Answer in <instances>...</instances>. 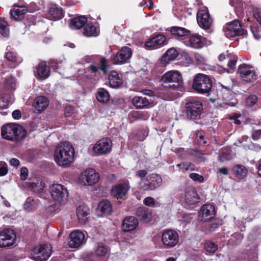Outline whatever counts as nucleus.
I'll list each match as a JSON object with an SVG mask.
<instances>
[{
  "label": "nucleus",
  "mask_w": 261,
  "mask_h": 261,
  "mask_svg": "<svg viewBox=\"0 0 261 261\" xmlns=\"http://www.w3.org/2000/svg\"><path fill=\"white\" fill-rule=\"evenodd\" d=\"M54 159L59 166L63 167H69L74 162L73 147L68 142H61L55 149Z\"/></svg>",
  "instance_id": "nucleus-1"
},
{
  "label": "nucleus",
  "mask_w": 261,
  "mask_h": 261,
  "mask_svg": "<svg viewBox=\"0 0 261 261\" xmlns=\"http://www.w3.org/2000/svg\"><path fill=\"white\" fill-rule=\"evenodd\" d=\"M1 135L3 139L17 142L23 139L27 135L26 130L16 123H8L1 128Z\"/></svg>",
  "instance_id": "nucleus-2"
},
{
  "label": "nucleus",
  "mask_w": 261,
  "mask_h": 261,
  "mask_svg": "<svg viewBox=\"0 0 261 261\" xmlns=\"http://www.w3.org/2000/svg\"><path fill=\"white\" fill-rule=\"evenodd\" d=\"M212 86V82L208 75L197 73L194 76L192 87L197 93L207 94L211 91Z\"/></svg>",
  "instance_id": "nucleus-3"
},
{
  "label": "nucleus",
  "mask_w": 261,
  "mask_h": 261,
  "mask_svg": "<svg viewBox=\"0 0 261 261\" xmlns=\"http://www.w3.org/2000/svg\"><path fill=\"white\" fill-rule=\"evenodd\" d=\"M161 82L164 88L175 90L182 83V77L179 71L170 70L162 75Z\"/></svg>",
  "instance_id": "nucleus-4"
},
{
  "label": "nucleus",
  "mask_w": 261,
  "mask_h": 261,
  "mask_svg": "<svg viewBox=\"0 0 261 261\" xmlns=\"http://www.w3.org/2000/svg\"><path fill=\"white\" fill-rule=\"evenodd\" d=\"M187 117L191 119H198L203 111V105L197 97L189 98L185 104Z\"/></svg>",
  "instance_id": "nucleus-5"
},
{
  "label": "nucleus",
  "mask_w": 261,
  "mask_h": 261,
  "mask_svg": "<svg viewBox=\"0 0 261 261\" xmlns=\"http://www.w3.org/2000/svg\"><path fill=\"white\" fill-rule=\"evenodd\" d=\"M51 250L50 245H39L32 250L30 258L35 261H46L51 255Z\"/></svg>",
  "instance_id": "nucleus-6"
},
{
  "label": "nucleus",
  "mask_w": 261,
  "mask_h": 261,
  "mask_svg": "<svg viewBox=\"0 0 261 261\" xmlns=\"http://www.w3.org/2000/svg\"><path fill=\"white\" fill-rule=\"evenodd\" d=\"M162 243L165 249H170L175 247L179 242V234L173 229L165 230L162 234Z\"/></svg>",
  "instance_id": "nucleus-7"
},
{
  "label": "nucleus",
  "mask_w": 261,
  "mask_h": 261,
  "mask_svg": "<svg viewBox=\"0 0 261 261\" xmlns=\"http://www.w3.org/2000/svg\"><path fill=\"white\" fill-rule=\"evenodd\" d=\"M49 193L54 201L59 203L66 200L68 194L67 188L59 184H53L49 188Z\"/></svg>",
  "instance_id": "nucleus-8"
},
{
  "label": "nucleus",
  "mask_w": 261,
  "mask_h": 261,
  "mask_svg": "<svg viewBox=\"0 0 261 261\" xmlns=\"http://www.w3.org/2000/svg\"><path fill=\"white\" fill-rule=\"evenodd\" d=\"M238 72L240 78L244 82L251 83L257 79V75L254 68L249 65H240Z\"/></svg>",
  "instance_id": "nucleus-9"
},
{
  "label": "nucleus",
  "mask_w": 261,
  "mask_h": 261,
  "mask_svg": "<svg viewBox=\"0 0 261 261\" xmlns=\"http://www.w3.org/2000/svg\"><path fill=\"white\" fill-rule=\"evenodd\" d=\"M99 175L93 169H87L81 173L80 180L86 186H91L97 183L99 180Z\"/></svg>",
  "instance_id": "nucleus-10"
},
{
  "label": "nucleus",
  "mask_w": 261,
  "mask_h": 261,
  "mask_svg": "<svg viewBox=\"0 0 261 261\" xmlns=\"http://www.w3.org/2000/svg\"><path fill=\"white\" fill-rule=\"evenodd\" d=\"M224 31L225 36L229 38L245 34V30L242 28L238 20H235L228 23Z\"/></svg>",
  "instance_id": "nucleus-11"
},
{
  "label": "nucleus",
  "mask_w": 261,
  "mask_h": 261,
  "mask_svg": "<svg viewBox=\"0 0 261 261\" xmlns=\"http://www.w3.org/2000/svg\"><path fill=\"white\" fill-rule=\"evenodd\" d=\"M85 234L80 230H75L70 233L68 241V246L71 248H77L85 244Z\"/></svg>",
  "instance_id": "nucleus-12"
},
{
  "label": "nucleus",
  "mask_w": 261,
  "mask_h": 261,
  "mask_svg": "<svg viewBox=\"0 0 261 261\" xmlns=\"http://www.w3.org/2000/svg\"><path fill=\"white\" fill-rule=\"evenodd\" d=\"M112 146V143L110 139L102 138L95 143L93 149L96 155L105 154L111 152Z\"/></svg>",
  "instance_id": "nucleus-13"
},
{
  "label": "nucleus",
  "mask_w": 261,
  "mask_h": 261,
  "mask_svg": "<svg viewBox=\"0 0 261 261\" xmlns=\"http://www.w3.org/2000/svg\"><path fill=\"white\" fill-rule=\"evenodd\" d=\"M15 232L11 229H6L0 231V247H9L16 241Z\"/></svg>",
  "instance_id": "nucleus-14"
},
{
  "label": "nucleus",
  "mask_w": 261,
  "mask_h": 261,
  "mask_svg": "<svg viewBox=\"0 0 261 261\" xmlns=\"http://www.w3.org/2000/svg\"><path fill=\"white\" fill-rule=\"evenodd\" d=\"M132 56L131 49L124 46L122 47L116 54L113 59L115 64H123L129 62Z\"/></svg>",
  "instance_id": "nucleus-15"
},
{
  "label": "nucleus",
  "mask_w": 261,
  "mask_h": 261,
  "mask_svg": "<svg viewBox=\"0 0 261 261\" xmlns=\"http://www.w3.org/2000/svg\"><path fill=\"white\" fill-rule=\"evenodd\" d=\"M197 20L199 25L204 30L208 29L212 24V19L206 10H199L197 14Z\"/></svg>",
  "instance_id": "nucleus-16"
},
{
  "label": "nucleus",
  "mask_w": 261,
  "mask_h": 261,
  "mask_svg": "<svg viewBox=\"0 0 261 261\" xmlns=\"http://www.w3.org/2000/svg\"><path fill=\"white\" fill-rule=\"evenodd\" d=\"M166 38L162 34H159L147 40L145 42L146 47L150 49L159 48L166 43Z\"/></svg>",
  "instance_id": "nucleus-17"
},
{
  "label": "nucleus",
  "mask_w": 261,
  "mask_h": 261,
  "mask_svg": "<svg viewBox=\"0 0 261 261\" xmlns=\"http://www.w3.org/2000/svg\"><path fill=\"white\" fill-rule=\"evenodd\" d=\"M132 103L137 109L149 108L153 107L156 102L151 98L145 97L135 96L132 99Z\"/></svg>",
  "instance_id": "nucleus-18"
},
{
  "label": "nucleus",
  "mask_w": 261,
  "mask_h": 261,
  "mask_svg": "<svg viewBox=\"0 0 261 261\" xmlns=\"http://www.w3.org/2000/svg\"><path fill=\"white\" fill-rule=\"evenodd\" d=\"M129 189V186L128 184H119L112 188L111 194L117 199H121L126 195Z\"/></svg>",
  "instance_id": "nucleus-19"
},
{
  "label": "nucleus",
  "mask_w": 261,
  "mask_h": 261,
  "mask_svg": "<svg viewBox=\"0 0 261 261\" xmlns=\"http://www.w3.org/2000/svg\"><path fill=\"white\" fill-rule=\"evenodd\" d=\"M215 213V207L213 204H204L199 212V218L201 220L206 221L213 217Z\"/></svg>",
  "instance_id": "nucleus-20"
},
{
  "label": "nucleus",
  "mask_w": 261,
  "mask_h": 261,
  "mask_svg": "<svg viewBox=\"0 0 261 261\" xmlns=\"http://www.w3.org/2000/svg\"><path fill=\"white\" fill-rule=\"evenodd\" d=\"M138 219L134 216L126 217L123 220L122 229L125 232L135 230L138 226Z\"/></svg>",
  "instance_id": "nucleus-21"
},
{
  "label": "nucleus",
  "mask_w": 261,
  "mask_h": 261,
  "mask_svg": "<svg viewBox=\"0 0 261 261\" xmlns=\"http://www.w3.org/2000/svg\"><path fill=\"white\" fill-rule=\"evenodd\" d=\"M28 184L35 193L41 192L45 187V182L41 177H35L29 179Z\"/></svg>",
  "instance_id": "nucleus-22"
},
{
  "label": "nucleus",
  "mask_w": 261,
  "mask_h": 261,
  "mask_svg": "<svg viewBox=\"0 0 261 261\" xmlns=\"http://www.w3.org/2000/svg\"><path fill=\"white\" fill-rule=\"evenodd\" d=\"M63 17L62 10L56 5L51 4L49 6L48 18L50 20H56Z\"/></svg>",
  "instance_id": "nucleus-23"
},
{
  "label": "nucleus",
  "mask_w": 261,
  "mask_h": 261,
  "mask_svg": "<svg viewBox=\"0 0 261 261\" xmlns=\"http://www.w3.org/2000/svg\"><path fill=\"white\" fill-rule=\"evenodd\" d=\"M112 210V206L111 202L108 200H103L99 202L97 207V212L100 213L101 216L109 215Z\"/></svg>",
  "instance_id": "nucleus-24"
},
{
  "label": "nucleus",
  "mask_w": 261,
  "mask_h": 261,
  "mask_svg": "<svg viewBox=\"0 0 261 261\" xmlns=\"http://www.w3.org/2000/svg\"><path fill=\"white\" fill-rule=\"evenodd\" d=\"M96 23L94 24L91 22H88L84 26L83 34L87 37H95L98 35L99 31L97 27Z\"/></svg>",
  "instance_id": "nucleus-25"
},
{
  "label": "nucleus",
  "mask_w": 261,
  "mask_h": 261,
  "mask_svg": "<svg viewBox=\"0 0 261 261\" xmlns=\"http://www.w3.org/2000/svg\"><path fill=\"white\" fill-rule=\"evenodd\" d=\"M88 21L87 17L85 16H80L71 20L70 27L72 29L79 30L84 27Z\"/></svg>",
  "instance_id": "nucleus-26"
},
{
  "label": "nucleus",
  "mask_w": 261,
  "mask_h": 261,
  "mask_svg": "<svg viewBox=\"0 0 261 261\" xmlns=\"http://www.w3.org/2000/svg\"><path fill=\"white\" fill-rule=\"evenodd\" d=\"M48 103L49 101L46 97L40 96L36 98L34 106L36 110L40 113L47 107Z\"/></svg>",
  "instance_id": "nucleus-27"
},
{
  "label": "nucleus",
  "mask_w": 261,
  "mask_h": 261,
  "mask_svg": "<svg viewBox=\"0 0 261 261\" xmlns=\"http://www.w3.org/2000/svg\"><path fill=\"white\" fill-rule=\"evenodd\" d=\"M28 10L25 7L23 6H14L13 9L11 10L10 14L14 20H19L21 19L23 15L27 13Z\"/></svg>",
  "instance_id": "nucleus-28"
},
{
  "label": "nucleus",
  "mask_w": 261,
  "mask_h": 261,
  "mask_svg": "<svg viewBox=\"0 0 261 261\" xmlns=\"http://www.w3.org/2000/svg\"><path fill=\"white\" fill-rule=\"evenodd\" d=\"M109 80L110 86L113 88H119L122 84L118 73L115 71L111 72L109 75Z\"/></svg>",
  "instance_id": "nucleus-29"
},
{
  "label": "nucleus",
  "mask_w": 261,
  "mask_h": 261,
  "mask_svg": "<svg viewBox=\"0 0 261 261\" xmlns=\"http://www.w3.org/2000/svg\"><path fill=\"white\" fill-rule=\"evenodd\" d=\"M232 171L236 177L240 179L245 178L248 174L247 169L240 164L234 166L232 169Z\"/></svg>",
  "instance_id": "nucleus-30"
},
{
  "label": "nucleus",
  "mask_w": 261,
  "mask_h": 261,
  "mask_svg": "<svg viewBox=\"0 0 261 261\" xmlns=\"http://www.w3.org/2000/svg\"><path fill=\"white\" fill-rule=\"evenodd\" d=\"M199 196L194 189H190L186 192L185 200L188 205H193L198 201Z\"/></svg>",
  "instance_id": "nucleus-31"
},
{
  "label": "nucleus",
  "mask_w": 261,
  "mask_h": 261,
  "mask_svg": "<svg viewBox=\"0 0 261 261\" xmlns=\"http://www.w3.org/2000/svg\"><path fill=\"white\" fill-rule=\"evenodd\" d=\"M178 56V53L174 48L169 49L163 56L162 62L164 63H168L171 61L175 60Z\"/></svg>",
  "instance_id": "nucleus-32"
},
{
  "label": "nucleus",
  "mask_w": 261,
  "mask_h": 261,
  "mask_svg": "<svg viewBox=\"0 0 261 261\" xmlns=\"http://www.w3.org/2000/svg\"><path fill=\"white\" fill-rule=\"evenodd\" d=\"M190 45L194 48H200L203 46L201 36L198 34H194L189 37Z\"/></svg>",
  "instance_id": "nucleus-33"
},
{
  "label": "nucleus",
  "mask_w": 261,
  "mask_h": 261,
  "mask_svg": "<svg viewBox=\"0 0 261 261\" xmlns=\"http://www.w3.org/2000/svg\"><path fill=\"white\" fill-rule=\"evenodd\" d=\"M137 216L145 222H148L150 219L151 214L148 209L145 207H140L137 209Z\"/></svg>",
  "instance_id": "nucleus-34"
},
{
  "label": "nucleus",
  "mask_w": 261,
  "mask_h": 261,
  "mask_svg": "<svg viewBox=\"0 0 261 261\" xmlns=\"http://www.w3.org/2000/svg\"><path fill=\"white\" fill-rule=\"evenodd\" d=\"M88 208L85 206H79L76 210L77 218L81 223H84L87 220Z\"/></svg>",
  "instance_id": "nucleus-35"
},
{
  "label": "nucleus",
  "mask_w": 261,
  "mask_h": 261,
  "mask_svg": "<svg viewBox=\"0 0 261 261\" xmlns=\"http://www.w3.org/2000/svg\"><path fill=\"white\" fill-rule=\"evenodd\" d=\"M38 75L40 77L46 79L49 76V70L45 62L39 63L37 68Z\"/></svg>",
  "instance_id": "nucleus-36"
},
{
  "label": "nucleus",
  "mask_w": 261,
  "mask_h": 261,
  "mask_svg": "<svg viewBox=\"0 0 261 261\" xmlns=\"http://www.w3.org/2000/svg\"><path fill=\"white\" fill-rule=\"evenodd\" d=\"M96 98L101 103H106L110 99L109 92L103 88L99 89L96 94Z\"/></svg>",
  "instance_id": "nucleus-37"
},
{
  "label": "nucleus",
  "mask_w": 261,
  "mask_h": 261,
  "mask_svg": "<svg viewBox=\"0 0 261 261\" xmlns=\"http://www.w3.org/2000/svg\"><path fill=\"white\" fill-rule=\"evenodd\" d=\"M149 176L151 190L161 186L162 182V179L160 175L155 174H151L149 175Z\"/></svg>",
  "instance_id": "nucleus-38"
},
{
  "label": "nucleus",
  "mask_w": 261,
  "mask_h": 261,
  "mask_svg": "<svg viewBox=\"0 0 261 261\" xmlns=\"http://www.w3.org/2000/svg\"><path fill=\"white\" fill-rule=\"evenodd\" d=\"M108 247L102 244H97L94 249V253L97 256H104L108 253Z\"/></svg>",
  "instance_id": "nucleus-39"
},
{
  "label": "nucleus",
  "mask_w": 261,
  "mask_h": 261,
  "mask_svg": "<svg viewBox=\"0 0 261 261\" xmlns=\"http://www.w3.org/2000/svg\"><path fill=\"white\" fill-rule=\"evenodd\" d=\"M37 205L36 201L33 198L30 197L26 200L24 204V208L27 212H30L35 210Z\"/></svg>",
  "instance_id": "nucleus-40"
},
{
  "label": "nucleus",
  "mask_w": 261,
  "mask_h": 261,
  "mask_svg": "<svg viewBox=\"0 0 261 261\" xmlns=\"http://www.w3.org/2000/svg\"><path fill=\"white\" fill-rule=\"evenodd\" d=\"M10 30L7 22L0 18V34L4 37L9 35Z\"/></svg>",
  "instance_id": "nucleus-41"
},
{
  "label": "nucleus",
  "mask_w": 261,
  "mask_h": 261,
  "mask_svg": "<svg viewBox=\"0 0 261 261\" xmlns=\"http://www.w3.org/2000/svg\"><path fill=\"white\" fill-rule=\"evenodd\" d=\"M171 33L177 37H182L189 33V31L184 28L174 27L171 29Z\"/></svg>",
  "instance_id": "nucleus-42"
},
{
  "label": "nucleus",
  "mask_w": 261,
  "mask_h": 261,
  "mask_svg": "<svg viewBox=\"0 0 261 261\" xmlns=\"http://www.w3.org/2000/svg\"><path fill=\"white\" fill-rule=\"evenodd\" d=\"M100 63L101 64V67L94 65H91L88 68V70H91L93 73H95L97 72L99 69H100L104 73H106L107 72V67L106 66V60L105 59H102L100 61Z\"/></svg>",
  "instance_id": "nucleus-43"
},
{
  "label": "nucleus",
  "mask_w": 261,
  "mask_h": 261,
  "mask_svg": "<svg viewBox=\"0 0 261 261\" xmlns=\"http://www.w3.org/2000/svg\"><path fill=\"white\" fill-rule=\"evenodd\" d=\"M149 175L146 176V178L143 180H140L139 184V188L144 191L151 190L150 185L151 183L149 179Z\"/></svg>",
  "instance_id": "nucleus-44"
},
{
  "label": "nucleus",
  "mask_w": 261,
  "mask_h": 261,
  "mask_svg": "<svg viewBox=\"0 0 261 261\" xmlns=\"http://www.w3.org/2000/svg\"><path fill=\"white\" fill-rule=\"evenodd\" d=\"M143 203L149 207H159L161 205L160 202L155 201L154 199L151 197L145 198L143 200Z\"/></svg>",
  "instance_id": "nucleus-45"
},
{
  "label": "nucleus",
  "mask_w": 261,
  "mask_h": 261,
  "mask_svg": "<svg viewBox=\"0 0 261 261\" xmlns=\"http://www.w3.org/2000/svg\"><path fill=\"white\" fill-rule=\"evenodd\" d=\"M204 249L208 252L214 253L217 250L218 246L213 242H207L204 245Z\"/></svg>",
  "instance_id": "nucleus-46"
},
{
  "label": "nucleus",
  "mask_w": 261,
  "mask_h": 261,
  "mask_svg": "<svg viewBox=\"0 0 261 261\" xmlns=\"http://www.w3.org/2000/svg\"><path fill=\"white\" fill-rule=\"evenodd\" d=\"M257 100V97L254 95L248 96L246 100V105L247 107H251L256 103Z\"/></svg>",
  "instance_id": "nucleus-47"
},
{
  "label": "nucleus",
  "mask_w": 261,
  "mask_h": 261,
  "mask_svg": "<svg viewBox=\"0 0 261 261\" xmlns=\"http://www.w3.org/2000/svg\"><path fill=\"white\" fill-rule=\"evenodd\" d=\"M233 157V154L231 153L223 152L219 156V160L221 162H224L231 160Z\"/></svg>",
  "instance_id": "nucleus-48"
},
{
  "label": "nucleus",
  "mask_w": 261,
  "mask_h": 261,
  "mask_svg": "<svg viewBox=\"0 0 261 261\" xmlns=\"http://www.w3.org/2000/svg\"><path fill=\"white\" fill-rule=\"evenodd\" d=\"M5 85L8 89H14L16 85L15 80L12 77L6 79Z\"/></svg>",
  "instance_id": "nucleus-49"
},
{
  "label": "nucleus",
  "mask_w": 261,
  "mask_h": 261,
  "mask_svg": "<svg viewBox=\"0 0 261 261\" xmlns=\"http://www.w3.org/2000/svg\"><path fill=\"white\" fill-rule=\"evenodd\" d=\"M8 166L7 164L3 161H0V176H3L8 173Z\"/></svg>",
  "instance_id": "nucleus-50"
},
{
  "label": "nucleus",
  "mask_w": 261,
  "mask_h": 261,
  "mask_svg": "<svg viewBox=\"0 0 261 261\" xmlns=\"http://www.w3.org/2000/svg\"><path fill=\"white\" fill-rule=\"evenodd\" d=\"M6 58L7 60L12 62H16L17 61V57L11 51H8L6 54Z\"/></svg>",
  "instance_id": "nucleus-51"
},
{
  "label": "nucleus",
  "mask_w": 261,
  "mask_h": 261,
  "mask_svg": "<svg viewBox=\"0 0 261 261\" xmlns=\"http://www.w3.org/2000/svg\"><path fill=\"white\" fill-rule=\"evenodd\" d=\"M190 177L194 180L202 182L203 181V177L202 176L195 173H193L190 174Z\"/></svg>",
  "instance_id": "nucleus-52"
},
{
  "label": "nucleus",
  "mask_w": 261,
  "mask_h": 261,
  "mask_svg": "<svg viewBox=\"0 0 261 261\" xmlns=\"http://www.w3.org/2000/svg\"><path fill=\"white\" fill-rule=\"evenodd\" d=\"M89 75L87 73L86 71H84L83 70H80L79 71V75L77 77V80L79 83H80V81H83L84 80L85 77H88Z\"/></svg>",
  "instance_id": "nucleus-53"
},
{
  "label": "nucleus",
  "mask_w": 261,
  "mask_h": 261,
  "mask_svg": "<svg viewBox=\"0 0 261 261\" xmlns=\"http://www.w3.org/2000/svg\"><path fill=\"white\" fill-rule=\"evenodd\" d=\"M63 63V60L59 61H51L50 62V65L51 68H60V65Z\"/></svg>",
  "instance_id": "nucleus-54"
},
{
  "label": "nucleus",
  "mask_w": 261,
  "mask_h": 261,
  "mask_svg": "<svg viewBox=\"0 0 261 261\" xmlns=\"http://www.w3.org/2000/svg\"><path fill=\"white\" fill-rule=\"evenodd\" d=\"M28 176V170L27 168L22 167L20 170V179L22 180H25Z\"/></svg>",
  "instance_id": "nucleus-55"
},
{
  "label": "nucleus",
  "mask_w": 261,
  "mask_h": 261,
  "mask_svg": "<svg viewBox=\"0 0 261 261\" xmlns=\"http://www.w3.org/2000/svg\"><path fill=\"white\" fill-rule=\"evenodd\" d=\"M5 95L0 98V109H6L8 106Z\"/></svg>",
  "instance_id": "nucleus-56"
},
{
  "label": "nucleus",
  "mask_w": 261,
  "mask_h": 261,
  "mask_svg": "<svg viewBox=\"0 0 261 261\" xmlns=\"http://www.w3.org/2000/svg\"><path fill=\"white\" fill-rule=\"evenodd\" d=\"M251 31L256 39L258 40L260 38V36L258 33V28L256 27H251Z\"/></svg>",
  "instance_id": "nucleus-57"
},
{
  "label": "nucleus",
  "mask_w": 261,
  "mask_h": 261,
  "mask_svg": "<svg viewBox=\"0 0 261 261\" xmlns=\"http://www.w3.org/2000/svg\"><path fill=\"white\" fill-rule=\"evenodd\" d=\"M147 172L145 170H140L137 172V175L140 178V180L146 178Z\"/></svg>",
  "instance_id": "nucleus-58"
},
{
  "label": "nucleus",
  "mask_w": 261,
  "mask_h": 261,
  "mask_svg": "<svg viewBox=\"0 0 261 261\" xmlns=\"http://www.w3.org/2000/svg\"><path fill=\"white\" fill-rule=\"evenodd\" d=\"M236 63V58L233 57L232 59H229L227 63V66L230 69H233L235 67Z\"/></svg>",
  "instance_id": "nucleus-59"
},
{
  "label": "nucleus",
  "mask_w": 261,
  "mask_h": 261,
  "mask_svg": "<svg viewBox=\"0 0 261 261\" xmlns=\"http://www.w3.org/2000/svg\"><path fill=\"white\" fill-rule=\"evenodd\" d=\"M191 164L188 163H183V164H178L177 165V167H179L181 170H188L190 168Z\"/></svg>",
  "instance_id": "nucleus-60"
},
{
  "label": "nucleus",
  "mask_w": 261,
  "mask_h": 261,
  "mask_svg": "<svg viewBox=\"0 0 261 261\" xmlns=\"http://www.w3.org/2000/svg\"><path fill=\"white\" fill-rule=\"evenodd\" d=\"M5 97L8 105L12 104L14 101V95L12 94H6Z\"/></svg>",
  "instance_id": "nucleus-61"
},
{
  "label": "nucleus",
  "mask_w": 261,
  "mask_h": 261,
  "mask_svg": "<svg viewBox=\"0 0 261 261\" xmlns=\"http://www.w3.org/2000/svg\"><path fill=\"white\" fill-rule=\"evenodd\" d=\"M195 57L196 61L198 63L201 64L204 63L205 59L200 55L196 54Z\"/></svg>",
  "instance_id": "nucleus-62"
},
{
  "label": "nucleus",
  "mask_w": 261,
  "mask_h": 261,
  "mask_svg": "<svg viewBox=\"0 0 261 261\" xmlns=\"http://www.w3.org/2000/svg\"><path fill=\"white\" fill-rule=\"evenodd\" d=\"M12 117L15 119H19L21 118V114L19 110H15L12 114Z\"/></svg>",
  "instance_id": "nucleus-63"
},
{
  "label": "nucleus",
  "mask_w": 261,
  "mask_h": 261,
  "mask_svg": "<svg viewBox=\"0 0 261 261\" xmlns=\"http://www.w3.org/2000/svg\"><path fill=\"white\" fill-rule=\"evenodd\" d=\"M261 136V129L255 130L252 135V137L254 140H257Z\"/></svg>",
  "instance_id": "nucleus-64"
}]
</instances>
